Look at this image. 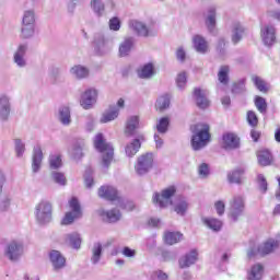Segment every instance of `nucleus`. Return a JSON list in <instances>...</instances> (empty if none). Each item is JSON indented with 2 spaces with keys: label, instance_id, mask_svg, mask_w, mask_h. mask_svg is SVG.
<instances>
[{
  "label": "nucleus",
  "instance_id": "2",
  "mask_svg": "<svg viewBox=\"0 0 280 280\" xmlns=\"http://www.w3.org/2000/svg\"><path fill=\"white\" fill-rule=\"evenodd\" d=\"M94 147L98 152L103 154L102 165L106 168L110 167L115 155V149L113 148V144L106 142L102 133H97L94 138Z\"/></svg>",
  "mask_w": 280,
  "mask_h": 280
},
{
  "label": "nucleus",
  "instance_id": "26",
  "mask_svg": "<svg viewBox=\"0 0 280 280\" xmlns=\"http://www.w3.org/2000/svg\"><path fill=\"white\" fill-rule=\"evenodd\" d=\"M257 161L258 165H261V167H267V165L272 164V153L268 150H260L257 152Z\"/></svg>",
  "mask_w": 280,
  "mask_h": 280
},
{
  "label": "nucleus",
  "instance_id": "53",
  "mask_svg": "<svg viewBox=\"0 0 280 280\" xmlns=\"http://www.w3.org/2000/svg\"><path fill=\"white\" fill-rule=\"evenodd\" d=\"M94 45L98 49H106L108 47V39L103 34H98L95 36Z\"/></svg>",
  "mask_w": 280,
  "mask_h": 280
},
{
  "label": "nucleus",
  "instance_id": "61",
  "mask_svg": "<svg viewBox=\"0 0 280 280\" xmlns=\"http://www.w3.org/2000/svg\"><path fill=\"white\" fill-rule=\"evenodd\" d=\"M258 185L262 194H266V191H268V182H266V177H264V175H258Z\"/></svg>",
  "mask_w": 280,
  "mask_h": 280
},
{
  "label": "nucleus",
  "instance_id": "16",
  "mask_svg": "<svg viewBox=\"0 0 280 280\" xmlns=\"http://www.w3.org/2000/svg\"><path fill=\"white\" fill-rule=\"evenodd\" d=\"M192 47L197 54H201L202 56L210 51L209 42L202 35L192 36Z\"/></svg>",
  "mask_w": 280,
  "mask_h": 280
},
{
  "label": "nucleus",
  "instance_id": "42",
  "mask_svg": "<svg viewBox=\"0 0 280 280\" xmlns=\"http://www.w3.org/2000/svg\"><path fill=\"white\" fill-rule=\"evenodd\" d=\"M139 78L142 80H149L154 75V66L152 63H147L143 66L140 72H138Z\"/></svg>",
  "mask_w": 280,
  "mask_h": 280
},
{
  "label": "nucleus",
  "instance_id": "40",
  "mask_svg": "<svg viewBox=\"0 0 280 280\" xmlns=\"http://www.w3.org/2000/svg\"><path fill=\"white\" fill-rule=\"evenodd\" d=\"M164 240L168 246H174V244H178L183 240V234L180 232H168L164 235Z\"/></svg>",
  "mask_w": 280,
  "mask_h": 280
},
{
  "label": "nucleus",
  "instance_id": "14",
  "mask_svg": "<svg viewBox=\"0 0 280 280\" xmlns=\"http://www.w3.org/2000/svg\"><path fill=\"white\" fill-rule=\"evenodd\" d=\"M13 61L20 69L27 67V44L18 46V49L13 55Z\"/></svg>",
  "mask_w": 280,
  "mask_h": 280
},
{
  "label": "nucleus",
  "instance_id": "49",
  "mask_svg": "<svg viewBox=\"0 0 280 280\" xmlns=\"http://www.w3.org/2000/svg\"><path fill=\"white\" fill-rule=\"evenodd\" d=\"M100 259H102V244L96 243V244H94L93 249H92L91 261H92V264H98Z\"/></svg>",
  "mask_w": 280,
  "mask_h": 280
},
{
  "label": "nucleus",
  "instance_id": "62",
  "mask_svg": "<svg viewBox=\"0 0 280 280\" xmlns=\"http://www.w3.org/2000/svg\"><path fill=\"white\" fill-rule=\"evenodd\" d=\"M214 208H215L218 215H224V211H225L224 201H222V200L217 201L214 203Z\"/></svg>",
  "mask_w": 280,
  "mask_h": 280
},
{
  "label": "nucleus",
  "instance_id": "59",
  "mask_svg": "<svg viewBox=\"0 0 280 280\" xmlns=\"http://www.w3.org/2000/svg\"><path fill=\"white\" fill-rule=\"evenodd\" d=\"M109 30H112V32H119V30H121V22L118 18H112L109 20Z\"/></svg>",
  "mask_w": 280,
  "mask_h": 280
},
{
  "label": "nucleus",
  "instance_id": "45",
  "mask_svg": "<svg viewBox=\"0 0 280 280\" xmlns=\"http://www.w3.org/2000/svg\"><path fill=\"white\" fill-rule=\"evenodd\" d=\"M242 174H244V170L238 168L228 174L229 183H235L240 185L242 183Z\"/></svg>",
  "mask_w": 280,
  "mask_h": 280
},
{
  "label": "nucleus",
  "instance_id": "13",
  "mask_svg": "<svg viewBox=\"0 0 280 280\" xmlns=\"http://www.w3.org/2000/svg\"><path fill=\"white\" fill-rule=\"evenodd\" d=\"M276 34L277 30L270 24L262 26L260 30V36L267 47H272V45H275V42L277 40Z\"/></svg>",
  "mask_w": 280,
  "mask_h": 280
},
{
  "label": "nucleus",
  "instance_id": "43",
  "mask_svg": "<svg viewBox=\"0 0 280 280\" xmlns=\"http://www.w3.org/2000/svg\"><path fill=\"white\" fill-rule=\"evenodd\" d=\"M48 162L50 170H60L62 167V158L60 154H51Z\"/></svg>",
  "mask_w": 280,
  "mask_h": 280
},
{
  "label": "nucleus",
  "instance_id": "11",
  "mask_svg": "<svg viewBox=\"0 0 280 280\" xmlns=\"http://www.w3.org/2000/svg\"><path fill=\"white\" fill-rule=\"evenodd\" d=\"M244 197L242 196H234L233 199L230 201V217L232 220L237 221V218L244 213L245 209Z\"/></svg>",
  "mask_w": 280,
  "mask_h": 280
},
{
  "label": "nucleus",
  "instance_id": "54",
  "mask_svg": "<svg viewBox=\"0 0 280 280\" xmlns=\"http://www.w3.org/2000/svg\"><path fill=\"white\" fill-rule=\"evenodd\" d=\"M14 145H15V154L19 159L25 154V142L21 139H15L14 140Z\"/></svg>",
  "mask_w": 280,
  "mask_h": 280
},
{
  "label": "nucleus",
  "instance_id": "8",
  "mask_svg": "<svg viewBox=\"0 0 280 280\" xmlns=\"http://www.w3.org/2000/svg\"><path fill=\"white\" fill-rule=\"evenodd\" d=\"M152 167H154V155H152V153H147L138 158L135 171L138 176H145Z\"/></svg>",
  "mask_w": 280,
  "mask_h": 280
},
{
  "label": "nucleus",
  "instance_id": "19",
  "mask_svg": "<svg viewBox=\"0 0 280 280\" xmlns=\"http://www.w3.org/2000/svg\"><path fill=\"white\" fill-rule=\"evenodd\" d=\"M63 242L66 246H70V248H74L75 250H80V246H82V237L78 232L66 234Z\"/></svg>",
  "mask_w": 280,
  "mask_h": 280
},
{
  "label": "nucleus",
  "instance_id": "31",
  "mask_svg": "<svg viewBox=\"0 0 280 280\" xmlns=\"http://www.w3.org/2000/svg\"><path fill=\"white\" fill-rule=\"evenodd\" d=\"M119 117V108L113 107L105 113H103L101 117V124H108V121H115Z\"/></svg>",
  "mask_w": 280,
  "mask_h": 280
},
{
  "label": "nucleus",
  "instance_id": "52",
  "mask_svg": "<svg viewBox=\"0 0 280 280\" xmlns=\"http://www.w3.org/2000/svg\"><path fill=\"white\" fill-rule=\"evenodd\" d=\"M244 91H246V80L244 79L232 85L233 95H241V93H244Z\"/></svg>",
  "mask_w": 280,
  "mask_h": 280
},
{
  "label": "nucleus",
  "instance_id": "18",
  "mask_svg": "<svg viewBox=\"0 0 280 280\" xmlns=\"http://www.w3.org/2000/svg\"><path fill=\"white\" fill-rule=\"evenodd\" d=\"M194 100L198 108H201V109L209 108L211 104L209 102V98L207 97V91L200 90L198 88H196L194 91Z\"/></svg>",
  "mask_w": 280,
  "mask_h": 280
},
{
  "label": "nucleus",
  "instance_id": "23",
  "mask_svg": "<svg viewBox=\"0 0 280 280\" xmlns=\"http://www.w3.org/2000/svg\"><path fill=\"white\" fill-rule=\"evenodd\" d=\"M12 110V105L10 104V98L8 96L0 97V119L1 121H8L10 119V113Z\"/></svg>",
  "mask_w": 280,
  "mask_h": 280
},
{
  "label": "nucleus",
  "instance_id": "28",
  "mask_svg": "<svg viewBox=\"0 0 280 280\" xmlns=\"http://www.w3.org/2000/svg\"><path fill=\"white\" fill-rule=\"evenodd\" d=\"M70 73L77 80H84V78H89V68L80 65L73 66L70 69Z\"/></svg>",
  "mask_w": 280,
  "mask_h": 280
},
{
  "label": "nucleus",
  "instance_id": "64",
  "mask_svg": "<svg viewBox=\"0 0 280 280\" xmlns=\"http://www.w3.org/2000/svg\"><path fill=\"white\" fill-rule=\"evenodd\" d=\"M154 141H155V148L158 150H161V148H163V138L159 135V133H155L154 135Z\"/></svg>",
  "mask_w": 280,
  "mask_h": 280
},
{
  "label": "nucleus",
  "instance_id": "27",
  "mask_svg": "<svg viewBox=\"0 0 280 280\" xmlns=\"http://www.w3.org/2000/svg\"><path fill=\"white\" fill-rule=\"evenodd\" d=\"M133 46H135V38L132 37L125 38V40L121 42L119 45V56H121L122 58L128 56V54L132 51Z\"/></svg>",
  "mask_w": 280,
  "mask_h": 280
},
{
  "label": "nucleus",
  "instance_id": "35",
  "mask_svg": "<svg viewBox=\"0 0 280 280\" xmlns=\"http://www.w3.org/2000/svg\"><path fill=\"white\" fill-rule=\"evenodd\" d=\"M202 223L208 229H211V231H221L222 229V221L215 219V218H202Z\"/></svg>",
  "mask_w": 280,
  "mask_h": 280
},
{
  "label": "nucleus",
  "instance_id": "48",
  "mask_svg": "<svg viewBox=\"0 0 280 280\" xmlns=\"http://www.w3.org/2000/svg\"><path fill=\"white\" fill-rule=\"evenodd\" d=\"M255 106L258 112L261 113V115H266L268 110V103H266V98L261 96H256L255 97Z\"/></svg>",
  "mask_w": 280,
  "mask_h": 280
},
{
  "label": "nucleus",
  "instance_id": "1",
  "mask_svg": "<svg viewBox=\"0 0 280 280\" xmlns=\"http://www.w3.org/2000/svg\"><path fill=\"white\" fill-rule=\"evenodd\" d=\"M191 131L192 150L198 151L206 148L207 143H209V139L211 138V135L209 133V125L197 124L191 128Z\"/></svg>",
  "mask_w": 280,
  "mask_h": 280
},
{
  "label": "nucleus",
  "instance_id": "15",
  "mask_svg": "<svg viewBox=\"0 0 280 280\" xmlns=\"http://www.w3.org/2000/svg\"><path fill=\"white\" fill-rule=\"evenodd\" d=\"M246 36V26L241 22H233L231 26V40L233 45H237Z\"/></svg>",
  "mask_w": 280,
  "mask_h": 280
},
{
  "label": "nucleus",
  "instance_id": "4",
  "mask_svg": "<svg viewBox=\"0 0 280 280\" xmlns=\"http://www.w3.org/2000/svg\"><path fill=\"white\" fill-rule=\"evenodd\" d=\"M25 253V246L21 241H11L7 244L4 248V256L10 261H19Z\"/></svg>",
  "mask_w": 280,
  "mask_h": 280
},
{
  "label": "nucleus",
  "instance_id": "5",
  "mask_svg": "<svg viewBox=\"0 0 280 280\" xmlns=\"http://www.w3.org/2000/svg\"><path fill=\"white\" fill-rule=\"evenodd\" d=\"M176 195V186H170L162 190L161 194L155 192L153 195V202L160 209H165V207H170L172 205V197Z\"/></svg>",
  "mask_w": 280,
  "mask_h": 280
},
{
  "label": "nucleus",
  "instance_id": "12",
  "mask_svg": "<svg viewBox=\"0 0 280 280\" xmlns=\"http://www.w3.org/2000/svg\"><path fill=\"white\" fill-rule=\"evenodd\" d=\"M221 147L226 152H231V150H237L240 148V137L235 133H224L222 136Z\"/></svg>",
  "mask_w": 280,
  "mask_h": 280
},
{
  "label": "nucleus",
  "instance_id": "58",
  "mask_svg": "<svg viewBox=\"0 0 280 280\" xmlns=\"http://www.w3.org/2000/svg\"><path fill=\"white\" fill-rule=\"evenodd\" d=\"M247 121H248L249 126L255 128V126H257V124H259V118H257V114H255V112L249 110V112H247Z\"/></svg>",
  "mask_w": 280,
  "mask_h": 280
},
{
  "label": "nucleus",
  "instance_id": "9",
  "mask_svg": "<svg viewBox=\"0 0 280 280\" xmlns=\"http://www.w3.org/2000/svg\"><path fill=\"white\" fill-rule=\"evenodd\" d=\"M129 28L133 34H137V36H142L143 38H148V36H155L156 31L148 27L145 23L139 21V20H131L129 21Z\"/></svg>",
  "mask_w": 280,
  "mask_h": 280
},
{
  "label": "nucleus",
  "instance_id": "29",
  "mask_svg": "<svg viewBox=\"0 0 280 280\" xmlns=\"http://www.w3.org/2000/svg\"><path fill=\"white\" fill-rule=\"evenodd\" d=\"M137 128H139V116H130L127 119L125 135H127L128 137H132Z\"/></svg>",
  "mask_w": 280,
  "mask_h": 280
},
{
  "label": "nucleus",
  "instance_id": "51",
  "mask_svg": "<svg viewBox=\"0 0 280 280\" xmlns=\"http://www.w3.org/2000/svg\"><path fill=\"white\" fill-rule=\"evenodd\" d=\"M10 205H12V198L8 194L0 195V211H8L10 209Z\"/></svg>",
  "mask_w": 280,
  "mask_h": 280
},
{
  "label": "nucleus",
  "instance_id": "38",
  "mask_svg": "<svg viewBox=\"0 0 280 280\" xmlns=\"http://www.w3.org/2000/svg\"><path fill=\"white\" fill-rule=\"evenodd\" d=\"M229 73H231V68L229 66H221L218 72V80L223 86L229 84Z\"/></svg>",
  "mask_w": 280,
  "mask_h": 280
},
{
  "label": "nucleus",
  "instance_id": "50",
  "mask_svg": "<svg viewBox=\"0 0 280 280\" xmlns=\"http://www.w3.org/2000/svg\"><path fill=\"white\" fill-rule=\"evenodd\" d=\"M156 130L160 135H165L167 132V128H170V118L163 117L156 124Z\"/></svg>",
  "mask_w": 280,
  "mask_h": 280
},
{
  "label": "nucleus",
  "instance_id": "7",
  "mask_svg": "<svg viewBox=\"0 0 280 280\" xmlns=\"http://www.w3.org/2000/svg\"><path fill=\"white\" fill-rule=\"evenodd\" d=\"M70 211L66 213L63 217L61 224H65L66 226L69 224H73L75 220H80L82 218V207L80 206V201H78V198L73 197L69 201Z\"/></svg>",
  "mask_w": 280,
  "mask_h": 280
},
{
  "label": "nucleus",
  "instance_id": "34",
  "mask_svg": "<svg viewBox=\"0 0 280 280\" xmlns=\"http://www.w3.org/2000/svg\"><path fill=\"white\" fill-rule=\"evenodd\" d=\"M59 121L62 126H69L71 124V109L63 106L59 108Z\"/></svg>",
  "mask_w": 280,
  "mask_h": 280
},
{
  "label": "nucleus",
  "instance_id": "39",
  "mask_svg": "<svg viewBox=\"0 0 280 280\" xmlns=\"http://www.w3.org/2000/svg\"><path fill=\"white\" fill-rule=\"evenodd\" d=\"M90 5L94 14H96V16H104V12L106 10V5L104 4V1L91 0Z\"/></svg>",
  "mask_w": 280,
  "mask_h": 280
},
{
  "label": "nucleus",
  "instance_id": "10",
  "mask_svg": "<svg viewBox=\"0 0 280 280\" xmlns=\"http://www.w3.org/2000/svg\"><path fill=\"white\" fill-rule=\"evenodd\" d=\"M97 102V90L88 89L81 94L80 105L84 110H91Z\"/></svg>",
  "mask_w": 280,
  "mask_h": 280
},
{
  "label": "nucleus",
  "instance_id": "63",
  "mask_svg": "<svg viewBox=\"0 0 280 280\" xmlns=\"http://www.w3.org/2000/svg\"><path fill=\"white\" fill-rule=\"evenodd\" d=\"M176 58L177 60H179V62H185V58H187V52H185V49L183 47L177 48Z\"/></svg>",
  "mask_w": 280,
  "mask_h": 280
},
{
  "label": "nucleus",
  "instance_id": "41",
  "mask_svg": "<svg viewBox=\"0 0 280 280\" xmlns=\"http://www.w3.org/2000/svg\"><path fill=\"white\" fill-rule=\"evenodd\" d=\"M155 108L160 110V113L167 110V108H170V95L165 94L160 96L155 103Z\"/></svg>",
  "mask_w": 280,
  "mask_h": 280
},
{
  "label": "nucleus",
  "instance_id": "3",
  "mask_svg": "<svg viewBox=\"0 0 280 280\" xmlns=\"http://www.w3.org/2000/svg\"><path fill=\"white\" fill-rule=\"evenodd\" d=\"M279 248V241H275L273 238H269L267 242L262 243L258 246H253L247 250V257L253 259L255 255H270L273 250Z\"/></svg>",
  "mask_w": 280,
  "mask_h": 280
},
{
  "label": "nucleus",
  "instance_id": "33",
  "mask_svg": "<svg viewBox=\"0 0 280 280\" xmlns=\"http://www.w3.org/2000/svg\"><path fill=\"white\" fill-rule=\"evenodd\" d=\"M206 25L209 32H213V30H215V7H210L208 9V13L206 15Z\"/></svg>",
  "mask_w": 280,
  "mask_h": 280
},
{
  "label": "nucleus",
  "instance_id": "25",
  "mask_svg": "<svg viewBox=\"0 0 280 280\" xmlns=\"http://www.w3.org/2000/svg\"><path fill=\"white\" fill-rule=\"evenodd\" d=\"M264 278V265L256 264L247 271V280H261Z\"/></svg>",
  "mask_w": 280,
  "mask_h": 280
},
{
  "label": "nucleus",
  "instance_id": "44",
  "mask_svg": "<svg viewBox=\"0 0 280 280\" xmlns=\"http://www.w3.org/2000/svg\"><path fill=\"white\" fill-rule=\"evenodd\" d=\"M36 30V24H22L21 33L23 38H32Z\"/></svg>",
  "mask_w": 280,
  "mask_h": 280
},
{
  "label": "nucleus",
  "instance_id": "55",
  "mask_svg": "<svg viewBox=\"0 0 280 280\" xmlns=\"http://www.w3.org/2000/svg\"><path fill=\"white\" fill-rule=\"evenodd\" d=\"M209 174H211V171L209 170V164H207V163L200 164L198 167V175L201 178H207L209 176Z\"/></svg>",
  "mask_w": 280,
  "mask_h": 280
},
{
  "label": "nucleus",
  "instance_id": "37",
  "mask_svg": "<svg viewBox=\"0 0 280 280\" xmlns=\"http://www.w3.org/2000/svg\"><path fill=\"white\" fill-rule=\"evenodd\" d=\"M23 25H36V12L34 9L25 10L22 18Z\"/></svg>",
  "mask_w": 280,
  "mask_h": 280
},
{
  "label": "nucleus",
  "instance_id": "47",
  "mask_svg": "<svg viewBox=\"0 0 280 280\" xmlns=\"http://www.w3.org/2000/svg\"><path fill=\"white\" fill-rule=\"evenodd\" d=\"M50 176L51 180L57 185H60L61 187H65V185H67V177L65 176V173L54 171Z\"/></svg>",
  "mask_w": 280,
  "mask_h": 280
},
{
  "label": "nucleus",
  "instance_id": "17",
  "mask_svg": "<svg viewBox=\"0 0 280 280\" xmlns=\"http://www.w3.org/2000/svg\"><path fill=\"white\" fill-rule=\"evenodd\" d=\"M100 218H102V220L104 222H109V224H113L115 222H119V220H121V212H119L118 209H112V210H104V209H100L97 211Z\"/></svg>",
  "mask_w": 280,
  "mask_h": 280
},
{
  "label": "nucleus",
  "instance_id": "21",
  "mask_svg": "<svg viewBox=\"0 0 280 280\" xmlns=\"http://www.w3.org/2000/svg\"><path fill=\"white\" fill-rule=\"evenodd\" d=\"M198 261V252L196 249L190 250L186 255L182 256L178 260L179 268H189Z\"/></svg>",
  "mask_w": 280,
  "mask_h": 280
},
{
  "label": "nucleus",
  "instance_id": "20",
  "mask_svg": "<svg viewBox=\"0 0 280 280\" xmlns=\"http://www.w3.org/2000/svg\"><path fill=\"white\" fill-rule=\"evenodd\" d=\"M49 258L55 270H62L67 266V259L59 250H51Z\"/></svg>",
  "mask_w": 280,
  "mask_h": 280
},
{
  "label": "nucleus",
  "instance_id": "60",
  "mask_svg": "<svg viewBox=\"0 0 280 280\" xmlns=\"http://www.w3.org/2000/svg\"><path fill=\"white\" fill-rule=\"evenodd\" d=\"M224 47H226V39L221 37V38H219L218 44H217V51H218V54H220V56H224V54L226 52L224 50Z\"/></svg>",
  "mask_w": 280,
  "mask_h": 280
},
{
  "label": "nucleus",
  "instance_id": "30",
  "mask_svg": "<svg viewBox=\"0 0 280 280\" xmlns=\"http://www.w3.org/2000/svg\"><path fill=\"white\" fill-rule=\"evenodd\" d=\"M189 209V201L185 197H180L174 206V211L177 215H185Z\"/></svg>",
  "mask_w": 280,
  "mask_h": 280
},
{
  "label": "nucleus",
  "instance_id": "24",
  "mask_svg": "<svg viewBox=\"0 0 280 280\" xmlns=\"http://www.w3.org/2000/svg\"><path fill=\"white\" fill-rule=\"evenodd\" d=\"M32 171L36 174L40 170V165L43 164V149L40 145H36L33 149V159H32Z\"/></svg>",
  "mask_w": 280,
  "mask_h": 280
},
{
  "label": "nucleus",
  "instance_id": "46",
  "mask_svg": "<svg viewBox=\"0 0 280 280\" xmlns=\"http://www.w3.org/2000/svg\"><path fill=\"white\" fill-rule=\"evenodd\" d=\"M252 81L260 93H268V84H266V81L261 77L254 75L252 77Z\"/></svg>",
  "mask_w": 280,
  "mask_h": 280
},
{
  "label": "nucleus",
  "instance_id": "32",
  "mask_svg": "<svg viewBox=\"0 0 280 280\" xmlns=\"http://www.w3.org/2000/svg\"><path fill=\"white\" fill-rule=\"evenodd\" d=\"M141 149V141L139 139H135L132 142L128 143L125 148L126 155L129 159H132L137 152Z\"/></svg>",
  "mask_w": 280,
  "mask_h": 280
},
{
  "label": "nucleus",
  "instance_id": "56",
  "mask_svg": "<svg viewBox=\"0 0 280 280\" xmlns=\"http://www.w3.org/2000/svg\"><path fill=\"white\" fill-rule=\"evenodd\" d=\"M85 130H88V132L95 130V117L92 114L86 116Z\"/></svg>",
  "mask_w": 280,
  "mask_h": 280
},
{
  "label": "nucleus",
  "instance_id": "22",
  "mask_svg": "<svg viewBox=\"0 0 280 280\" xmlns=\"http://www.w3.org/2000/svg\"><path fill=\"white\" fill-rule=\"evenodd\" d=\"M98 196L100 198H105V200H119V192L113 186H102L98 189Z\"/></svg>",
  "mask_w": 280,
  "mask_h": 280
},
{
  "label": "nucleus",
  "instance_id": "36",
  "mask_svg": "<svg viewBox=\"0 0 280 280\" xmlns=\"http://www.w3.org/2000/svg\"><path fill=\"white\" fill-rule=\"evenodd\" d=\"M82 150H84V141H79L74 143L70 150V155L74 161H78L79 159H82L84 156V153H82Z\"/></svg>",
  "mask_w": 280,
  "mask_h": 280
},
{
  "label": "nucleus",
  "instance_id": "57",
  "mask_svg": "<svg viewBox=\"0 0 280 280\" xmlns=\"http://www.w3.org/2000/svg\"><path fill=\"white\" fill-rule=\"evenodd\" d=\"M176 84H177L178 89H185V86H187V73L180 72L177 75Z\"/></svg>",
  "mask_w": 280,
  "mask_h": 280
},
{
  "label": "nucleus",
  "instance_id": "6",
  "mask_svg": "<svg viewBox=\"0 0 280 280\" xmlns=\"http://www.w3.org/2000/svg\"><path fill=\"white\" fill-rule=\"evenodd\" d=\"M51 203L48 201H40L35 207V218L39 224H49L51 222Z\"/></svg>",
  "mask_w": 280,
  "mask_h": 280
}]
</instances>
